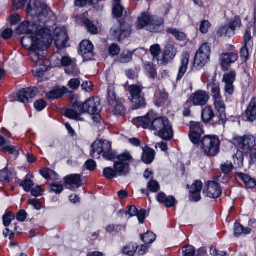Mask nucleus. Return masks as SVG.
<instances>
[{"instance_id": "obj_1", "label": "nucleus", "mask_w": 256, "mask_h": 256, "mask_svg": "<svg viewBox=\"0 0 256 256\" xmlns=\"http://www.w3.org/2000/svg\"><path fill=\"white\" fill-rule=\"evenodd\" d=\"M27 12L32 17L34 22L30 24L25 22L21 24L17 28V34H30L34 32V30L38 29L36 24L38 22H42L44 24L46 22L48 16L53 14L46 3L40 0H30Z\"/></svg>"}, {"instance_id": "obj_2", "label": "nucleus", "mask_w": 256, "mask_h": 256, "mask_svg": "<svg viewBox=\"0 0 256 256\" xmlns=\"http://www.w3.org/2000/svg\"><path fill=\"white\" fill-rule=\"evenodd\" d=\"M140 126L144 128H148L154 132V134L164 140H170L174 136L172 126L168 119L164 118H154L153 112H149L145 116L136 118Z\"/></svg>"}, {"instance_id": "obj_3", "label": "nucleus", "mask_w": 256, "mask_h": 256, "mask_svg": "<svg viewBox=\"0 0 256 256\" xmlns=\"http://www.w3.org/2000/svg\"><path fill=\"white\" fill-rule=\"evenodd\" d=\"M164 22V20L162 18L144 12L138 18L136 28L138 30L145 28L150 32H158L163 30Z\"/></svg>"}, {"instance_id": "obj_4", "label": "nucleus", "mask_w": 256, "mask_h": 256, "mask_svg": "<svg viewBox=\"0 0 256 256\" xmlns=\"http://www.w3.org/2000/svg\"><path fill=\"white\" fill-rule=\"evenodd\" d=\"M90 156L94 158V154L98 156L102 154V156L106 160H112L116 158V153L112 150L111 144L107 140L100 139L96 140L91 146Z\"/></svg>"}, {"instance_id": "obj_5", "label": "nucleus", "mask_w": 256, "mask_h": 256, "mask_svg": "<svg viewBox=\"0 0 256 256\" xmlns=\"http://www.w3.org/2000/svg\"><path fill=\"white\" fill-rule=\"evenodd\" d=\"M46 22L42 24V22H38L36 24L38 29L34 30V34L38 46L46 49L48 46L52 42V38L51 30L44 26Z\"/></svg>"}, {"instance_id": "obj_6", "label": "nucleus", "mask_w": 256, "mask_h": 256, "mask_svg": "<svg viewBox=\"0 0 256 256\" xmlns=\"http://www.w3.org/2000/svg\"><path fill=\"white\" fill-rule=\"evenodd\" d=\"M220 141L216 136H206L201 140L202 150L208 156H215L219 152Z\"/></svg>"}, {"instance_id": "obj_7", "label": "nucleus", "mask_w": 256, "mask_h": 256, "mask_svg": "<svg viewBox=\"0 0 256 256\" xmlns=\"http://www.w3.org/2000/svg\"><path fill=\"white\" fill-rule=\"evenodd\" d=\"M74 107L80 108V113L88 112L90 114L100 113L102 109L100 99L98 97L90 98L83 104L77 102Z\"/></svg>"}, {"instance_id": "obj_8", "label": "nucleus", "mask_w": 256, "mask_h": 256, "mask_svg": "<svg viewBox=\"0 0 256 256\" xmlns=\"http://www.w3.org/2000/svg\"><path fill=\"white\" fill-rule=\"evenodd\" d=\"M130 94V99L132 102V108L136 110L144 108L146 105L145 98L142 93V88L136 85H131L128 88Z\"/></svg>"}, {"instance_id": "obj_9", "label": "nucleus", "mask_w": 256, "mask_h": 256, "mask_svg": "<svg viewBox=\"0 0 256 256\" xmlns=\"http://www.w3.org/2000/svg\"><path fill=\"white\" fill-rule=\"evenodd\" d=\"M210 47L208 43L204 44L196 52L194 66L197 68H202L209 61Z\"/></svg>"}, {"instance_id": "obj_10", "label": "nucleus", "mask_w": 256, "mask_h": 256, "mask_svg": "<svg viewBox=\"0 0 256 256\" xmlns=\"http://www.w3.org/2000/svg\"><path fill=\"white\" fill-rule=\"evenodd\" d=\"M117 158L118 161L116 162L114 165L116 174L126 176L128 172V162L132 160V156L129 153H124L119 155Z\"/></svg>"}, {"instance_id": "obj_11", "label": "nucleus", "mask_w": 256, "mask_h": 256, "mask_svg": "<svg viewBox=\"0 0 256 256\" xmlns=\"http://www.w3.org/2000/svg\"><path fill=\"white\" fill-rule=\"evenodd\" d=\"M110 32L112 36L114 39H117L118 42H121L125 38L130 36V26L128 23L123 22L120 24L119 26L112 28Z\"/></svg>"}, {"instance_id": "obj_12", "label": "nucleus", "mask_w": 256, "mask_h": 256, "mask_svg": "<svg viewBox=\"0 0 256 256\" xmlns=\"http://www.w3.org/2000/svg\"><path fill=\"white\" fill-rule=\"evenodd\" d=\"M178 52L175 46L171 44H167L163 50L161 58V64L164 66L171 62Z\"/></svg>"}, {"instance_id": "obj_13", "label": "nucleus", "mask_w": 256, "mask_h": 256, "mask_svg": "<svg viewBox=\"0 0 256 256\" xmlns=\"http://www.w3.org/2000/svg\"><path fill=\"white\" fill-rule=\"evenodd\" d=\"M38 89L36 87L23 88L17 94V100L23 103H28L38 93Z\"/></svg>"}, {"instance_id": "obj_14", "label": "nucleus", "mask_w": 256, "mask_h": 256, "mask_svg": "<svg viewBox=\"0 0 256 256\" xmlns=\"http://www.w3.org/2000/svg\"><path fill=\"white\" fill-rule=\"evenodd\" d=\"M222 192V189L218 183L209 181L206 182L203 192L206 196L215 198L220 196Z\"/></svg>"}, {"instance_id": "obj_15", "label": "nucleus", "mask_w": 256, "mask_h": 256, "mask_svg": "<svg viewBox=\"0 0 256 256\" xmlns=\"http://www.w3.org/2000/svg\"><path fill=\"white\" fill-rule=\"evenodd\" d=\"M46 50L43 48H36V50H30V56L31 60L37 66H43L46 65L48 62L44 56V51Z\"/></svg>"}, {"instance_id": "obj_16", "label": "nucleus", "mask_w": 256, "mask_h": 256, "mask_svg": "<svg viewBox=\"0 0 256 256\" xmlns=\"http://www.w3.org/2000/svg\"><path fill=\"white\" fill-rule=\"evenodd\" d=\"M189 138L191 142L196 144L200 141L201 135L204 133V130L200 122H190V124Z\"/></svg>"}, {"instance_id": "obj_17", "label": "nucleus", "mask_w": 256, "mask_h": 256, "mask_svg": "<svg viewBox=\"0 0 256 256\" xmlns=\"http://www.w3.org/2000/svg\"><path fill=\"white\" fill-rule=\"evenodd\" d=\"M54 43L58 48H62L66 46L68 38L64 28H57L54 32Z\"/></svg>"}, {"instance_id": "obj_18", "label": "nucleus", "mask_w": 256, "mask_h": 256, "mask_svg": "<svg viewBox=\"0 0 256 256\" xmlns=\"http://www.w3.org/2000/svg\"><path fill=\"white\" fill-rule=\"evenodd\" d=\"M234 143L240 148L250 150L255 145L256 140L254 136L248 135L235 138Z\"/></svg>"}, {"instance_id": "obj_19", "label": "nucleus", "mask_w": 256, "mask_h": 256, "mask_svg": "<svg viewBox=\"0 0 256 256\" xmlns=\"http://www.w3.org/2000/svg\"><path fill=\"white\" fill-rule=\"evenodd\" d=\"M241 24V21L239 18L236 19L232 22L225 24L218 30L220 34L225 36L230 37L234 36L235 34L236 28H240Z\"/></svg>"}, {"instance_id": "obj_20", "label": "nucleus", "mask_w": 256, "mask_h": 256, "mask_svg": "<svg viewBox=\"0 0 256 256\" xmlns=\"http://www.w3.org/2000/svg\"><path fill=\"white\" fill-rule=\"evenodd\" d=\"M190 99L194 106H203L206 104L210 96L204 90H198L192 94Z\"/></svg>"}, {"instance_id": "obj_21", "label": "nucleus", "mask_w": 256, "mask_h": 256, "mask_svg": "<svg viewBox=\"0 0 256 256\" xmlns=\"http://www.w3.org/2000/svg\"><path fill=\"white\" fill-rule=\"evenodd\" d=\"M214 108L218 112L220 122L224 123L226 120V105L222 96L213 98Z\"/></svg>"}, {"instance_id": "obj_22", "label": "nucleus", "mask_w": 256, "mask_h": 256, "mask_svg": "<svg viewBox=\"0 0 256 256\" xmlns=\"http://www.w3.org/2000/svg\"><path fill=\"white\" fill-rule=\"evenodd\" d=\"M93 48V44L90 40H83L80 44V52L84 60H88L92 58Z\"/></svg>"}, {"instance_id": "obj_23", "label": "nucleus", "mask_w": 256, "mask_h": 256, "mask_svg": "<svg viewBox=\"0 0 256 256\" xmlns=\"http://www.w3.org/2000/svg\"><path fill=\"white\" fill-rule=\"evenodd\" d=\"M246 120L252 122L256 119V98L251 99L244 115Z\"/></svg>"}, {"instance_id": "obj_24", "label": "nucleus", "mask_w": 256, "mask_h": 256, "mask_svg": "<svg viewBox=\"0 0 256 256\" xmlns=\"http://www.w3.org/2000/svg\"><path fill=\"white\" fill-rule=\"evenodd\" d=\"M238 58V55L234 52L222 54L220 56V63L222 69L227 70L230 64L236 62Z\"/></svg>"}, {"instance_id": "obj_25", "label": "nucleus", "mask_w": 256, "mask_h": 256, "mask_svg": "<svg viewBox=\"0 0 256 256\" xmlns=\"http://www.w3.org/2000/svg\"><path fill=\"white\" fill-rule=\"evenodd\" d=\"M30 35H26L23 36L21 40L22 46L30 50H36V48H40L38 43L36 42L34 32L30 34Z\"/></svg>"}, {"instance_id": "obj_26", "label": "nucleus", "mask_w": 256, "mask_h": 256, "mask_svg": "<svg viewBox=\"0 0 256 256\" xmlns=\"http://www.w3.org/2000/svg\"><path fill=\"white\" fill-rule=\"evenodd\" d=\"M202 182L199 180H196L192 185L190 190V198L192 201L196 202L200 200V192L202 189Z\"/></svg>"}, {"instance_id": "obj_27", "label": "nucleus", "mask_w": 256, "mask_h": 256, "mask_svg": "<svg viewBox=\"0 0 256 256\" xmlns=\"http://www.w3.org/2000/svg\"><path fill=\"white\" fill-rule=\"evenodd\" d=\"M77 102H78L76 101L73 103L72 108L66 110L64 115L70 118H72L77 121H83L84 118L80 116V114H82L80 113V108L74 107Z\"/></svg>"}, {"instance_id": "obj_28", "label": "nucleus", "mask_w": 256, "mask_h": 256, "mask_svg": "<svg viewBox=\"0 0 256 256\" xmlns=\"http://www.w3.org/2000/svg\"><path fill=\"white\" fill-rule=\"evenodd\" d=\"M158 201L160 203L164 204L167 208L172 207L176 204V199L172 196H166L163 192L158 194L156 196Z\"/></svg>"}, {"instance_id": "obj_29", "label": "nucleus", "mask_w": 256, "mask_h": 256, "mask_svg": "<svg viewBox=\"0 0 256 256\" xmlns=\"http://www.w3.org/2000/svg\"><path fill=\"white\" fill-rule=\"evenodd\" d=\"M142 161L146 164H151L154 159V151L147 146L142 148Z\"/></svg>"}, {"instance_id": "obj_30", "label": "nucleus", "mask_w": 256, "mask_h": 256, "mask_svg": "<svg viewBox=\"0 0 256 256\" xmlns=\"http://www.w3.org/2000/svg\"><path fill=\"white\" fill-rule=\"evenodd\" d=\"M64 180L66 184L74 185L76 188H79L82 185L80 175L78 174L68 176L64 178Z\"/></svg>"}, {"instance_id": "obj_31", "label": "nucleus", "mask_w": 256, "mask_h": 256, "mask_svg": "<svg viewBox=\"0 0 256 256\" xmlns=\"http://www.w3.org/2000/svg\"><path fill=\"white\" fill-rule=\"evenodd\" d=\"M189 58L190 55L188 54H185L184 56L181 60L180 66L178 69V73L176 78L177 80H180L186 73L189 62Z\"/></svg>"}, {"instance_id": "obj_32", "label": "nucleus", "mask_w": 256, "mask_h": 256, "mask_svg": "<svg viewBox=\"0 0 256 256\" xmlns=\"http://www.w3.org/2000/svg\"><path fill=\"white\" fill-rule=\"evenodd\" d=\"M208 88L212 92V98L221 96L220 84L216 79L213 78L212 82L208 84Z\"/></svg>"}, {"instance_id": "obj_33", "label": "nucleus", "mask_w": 256, "mask_h": 256, "mask_svg": "<svg viewBox=\"0 0 256 256\" xmlns=\"http://www.w3.org/2000/svg\"><path fill=\"white\" fill-rule=\"evenodd\" d=\"M236 174L243 181L248 188H252L256 186V180L254 178H252L249 176L242 172H237Z\"/></svg>"}, {"instance_id": "obj_34", "label": "nucleus", "mask_w": 256, "mask_h": 256, "mask_svg": "<svg viewBox=\"0 0 256 256\" xmlns=\"http://www.w3.org/2000/svg\"><path fill=\"white\" fill-rule=\"evenodd\" d=\"M66 90L64 87L62 88H54L46 94L47 98L50 100L58 99L61 98L66 92Z\"/></svg>"}, {"instance_id": "obj_35", "label": "nucleus", "mask_w": 256, "mask_h": 256, "mask_svg": "<svg viewBox=\"0 0 256 256\" xmlns=\"http://www.w3.org/2000/svg\"><path fill=\"white\" fill-rule=\"evenodd\" d=\"M168 94L164 89H158L155 94V102L158 106H160L164 104L168 99Z\"/></svg>"}, {"instance_id": "obj_36", "label": "nucleus", "mask_w": 256, "mask_h": 256, "mask_svg": "<svg viewBox=\"0 0 256 256\" xmlns=\"http://www.w3.org/2000/svg\"><path fill=\"white\" fill-rule=\"evenodd\" d=\"M215 116L214 111L210 106H207L202 110V117L206 122H210Z\"/></svg>"}, {"instance_id": "obj_37", "label": "nucleus", "mask_w": 256, "mask_h": 256, "mask_svg": "<svg viewBox=\"0 0 256 256\" xmlns=\"http://www.w3.org/2000/svg\"><path fill=\"white\" fill-rule=\"evenodd\" d=\"M30 178H34V176L32 174H28L24 180H22L20 185V186L22 187L24 190L27 192H30V189L34 186V182L32 180H31Z\"/></svg>"}, {"instance_id": "obj_38", "label": "nucleus", "mask_w": 256, "mask_h": 256, "mask_svg": "<svg viewBox=\"0 0 256 256\" xmlns=\"http://www.w3.org/2000/svg\"><path fill=\"white\" fill-rule=\"evenodd\" d=\"M251 232V229L249 228H244L242 224L236 222L234 224V234L236 237H238L242 234H248Z\"/></svg>"}, {"instance_id": "obj_39", "label": "nucleus", "mask_w": 256, "mask_h": 256, "mask_svg": "<svg viewBox=\"0 0 256 256\" xmlns=\"http://www.w3.org/2000/svg\"><path fill=\"white\" fill-rule=\"evenodd\" d=\"M132 52L130 51H124L117 58L116 62L122 64L128 63L132 60Z\"/></svg>"}, {"instance_id": "obj_40", "label": "nucleus", "mask_w": 256, "mask_h": 256, "mask_svg": "<svg viewBox=\"0 0 256 256\" xmlns=\"http://www.w3.org/2000/svg\"><path fill=\"white\" fill-rule=\"evenodd\" d=\"M138 246L134 243H130L126 244L122 250V252L126 255L132 256L137 250Z\"/></svg>"}, {"instance_id": "obj_41", "label": "nucleus", "mask_w": 256, "mask_h": 256, "mask_svg": "<svg viewBox=\"0 0 256 256\" xmlns=\"http://www.w3.org/2000/svg\"><path fill=\"white\" fill-rule=\"evenodd\" d=\"M234 164L236 167L241 168L243 166L244 156L242 151L237 150L233 156Z\"/></svg>"}, {"instance_id": "obj_42", "label": "nucleus", "mask_w": 256, "mask_h": 256, "mask_svg": "<svg viewBox=\"0 0 256 256\" xmlns=\"http://www.w3.org/2000/svg\"><path fill=\"white\" fill-rule=\"evenodd\" d=\"M124 12V8L120 5V2L115 0L114 6L112 8V12L117 18L122 16Z\"/></svg>"}, {"instance_id": "obj_43", "label": "nucleus", "mask_w": 256, "mask_h": 256, "mask_svg": "<svg viewBox=\"0 0 256 256\" xmlns=\"http://www.w3.org/2000/svg\"><path fill=\"white\" fill-rule=\"evenodd\" d=\"M156 236L151 232H148L141 236V239L146 244L152 243L156 240Z\"/></svg>"}, {"instance_id": "obj_44", "label": "nucleus", "mask_w": 256, "mask_h": 256, "mask_svg": "<svg viewBox=\"0 0 256 256\" xmlns=\"http://www.w3.org/2000/svg\"><path fill=\"white\" fill-rule=\"evenodd\" d=\"M103 174L108 180H112L117 176L116 172L110 167L104 168L103 170Z\"/></svg>"}, {"instance_id": "obj_45", "label": "nucleus", "mask_w": 256, "mask_h": 256, "mask_svg": "<svg viewBox=\"0 0 256 256\" xmlns=\"http://www.w3.org/2000/svg\"><path fill=\"white\" fill-rule=\"evenodd\" d=\"M126 226L123 225L110 224L106 228L107 232L112 234L114 232H119L125 228Z\"/></svg>"}, {"instance_id": "obj_46", "label": "nucleus", "mask_w": 256, "mask_h": 256, "mask_svg": "<svg viewBox=\"0 0 256 256\" xmlns=\"http://www.w3.org/2000/svg\"><path fill=\"white\" fill-rule=\"evenodd\" d=\"M167 32L174 36L175 38L179 40H182L185 38L186 36L184 34L175 28H170L168 29Z\"/></svg>"}, {"instance_id": "obj_47", "label": "nucleus", "mask_w": 256, "mask_h": 256, "mask_svg": "<svg viewBox=\"0 0 256 256\" xmlns=\"http://www.w3.org/2000/svg\"><path fill=\"white\" fill-rule=\"evenodd\" d=\"M244 42L246 46H251L252 45V38L251 36V28H248L244 35Z\"/></svg>"}, {"instance_id": "obj_48", "label": "nucleus", "mask_w": 256, "mask_h": 256, "mask_svg": "<svg viewBox=\"0 0 256 256\" xmlns=\"http://www.w3.org/2000/svg\"><path fill=\"white\" fill-rule=\"evenodd\" d=\"M84 24L85 26L91 34H96L98 32L97 27L90 20L86 19L84 21Z\"/></svg>"}, {"instance_id": "obj_49", "label": "nucleus", "mask_w": 256, "mask_h": 256, "mask_svg": "<svg viewBox=\"0 0 256 256\" xmlns=\"http://www.w3.org/2000/svg\"><path fill=\"white\" fill-rule=\"evenodd\" d=\"M150 54L153 56V59L156 58L157 59L161 52V48L159 44H155L150 47Z\"/></svg>"}, {"instance_id": "obj_50", "label": "nucleus", "mask_w": 256, "mask_h": 256, "mask_svg": "<svg viewBox=\"0 0 256 256\" xmlns=\"http://www.w3.org/2000/svg\"><path fill=\"white\" fill-rule=\"evenodd\" d=\"M14 218V215L11 212H8L3 216L2 220L5 226H8L12 220Z\"/></svg>"}, {"instance_id": "obj_51", "label": "nucleus", "mask_w": 256, "mask_h": 256, "mask_svg": "<svg viewBox=\"0 0 256 256\" xmlns=\"http://www.w3.org/2000/svg\"><path fill=\"white\" fill-rule=\"evenodd\" d=\"M236 74L234 72H230L224 75L222 81L224 83H234L235 80Z\"/></svg>"}, {"instance_id": "obj_52", "label": "nucleus", "mask_w": 256, "mask_h": 256, "mask_svg": "<svg viewBox=\"0 0 256 256\" xmlns=\"http://www.w3.org/2000/svg\"><path fill=\"white\" fill-rule=\"evenodd\" d=\"M10 174L6 168L0 171V182H10Z\"/></svg>"}, {"instance_id": "obj_53", "label": "nucleus", "mask_w": 256, "mask_h": 256, "mask_svg": "<svg viewBox=\"0 0 256 256\" xmlns=\"http://www.w3.org/2000/svg\"><path fill=\"white\" fill-rule=\"evenodd\" d=\"M148 188L150 192H156L159 190L160 185L156 181L151 180L148 184Z\"/></svg>"}, {"instance_id": "obj_54", "label": "nucleus", "mask_w": 256, "mask_h": 256, "mask_svg": "<svg viewBox=\"0 0 256 256\" xmlns=\"http://www.w3.org/2000/svg\"><path fill=\"white\" fill-rule=\"evenodd\" d=\"M63 186L58 184H52L50 186V192H54L56 194H60L63 190Z\"/></svg>"}, {"instance_id": "obj_55", "label": "nucleus", "mask_w": 256, "mask_h": 256, "mask_svg": "<svg viewBox=\"0 0 256 256\" xmlns=\"http://www.w3.org/2000/svg\"><path fill=\"white\" fill-rule=\"evenodd\" d=\"M47 104L46 102L43 99H40L36 100L34 104L35 108L38 111L42 110Z\"/></svg>"}, {"instance_id": "obj_56", "label": "nucleus", "mask_w": 256, "mask_h": 256, "mask_svg": "<svg viewBox=\"0 0 256 256\" xmlns=\"http://www.w3.org/2000/svg\"><path fill=\"white\" fill-rule=\"evenodd\" d=\"M120 48L116 44H112L108 48V52L110 55L114 56L118 54L120 52Z\"/></svg>"}, {"instance_id": "obj_57", "label": "nucleus", "mask_w": 256, "mask_h": 256, "mask_svg": "<svg viewBox=\"0 0 256 256\" xmlns=\"http://www.w3.org/2000/svg\"><path fill=\"white\" fill-rule=\"evenodd\" d=\"M233 168V165L230 162H226L221 166V170L224 174H228Z\"/></svg>"}, {"instance_id": "obj_58", "label": "nucleus", "mask_w": 256, "mask_h": 256, "mask_svg": "<svg viewBox=\"0 0 256 256\" xmlns=\"http://www.w3.org/2000/svg\"><path fill=\"white\" fill-rule=\"evenodd\" d=\"M80 82L78 78H72L68 82V86L74 90H76L80 86Z\"/></svg>"}, {"instance_id": "obj_59", "label": "nucleus", "mask_w": 256, "mask_h": 256, "mask_svg": "<svg viewBox=\"0 0 256 256\" xmlns=\"http://www.w3.org/2000/svg\"><path fill=\"white\" fill-rule=\"evenodd\" d=\"M210 22L206 20H204L202 22L200 29L202 34H206L208 32V29L210 28Z\"/></svg>"}, {"instance_id": "obj_60", "label": "nucleus", "mask_w": 256, "mask_h": 256, "mask_svg": "<svg viewBox=\"0 0 256 256\" xmlns=\"http://www.w3.org/2000/svg\"><path fill=\"white\" fill-rule=\"evenodd\" d=\"M13 32V30L12 28H7L3 30L1 36L4 39L7 40L12 37Z\"/></svg>"}, {"instance_id": "obj_61", "label": "nucleus", "mask_w": 256, "mask_h": 256, "mask_svg": "<svg viewBox=\"0 0 256 256\" xmlns=\"http://www.w3.org/2000/svg\"><path fill=\"white\" fill-rule=\"evenodd\" d=\"M30 192H31V194L35 196L38 197L42 195V193L43 192L40 186H36L34 188H32L30 189Z\"/></svg>"}, {"instance_id": "obj_62", "label": "nucleus", "mask_w": 256, "mask_h": 256, "mask_svg": "<svg viewBox=\"0 0 256 256\" xmlns=\"http://www.w3.org/2000/svg\"><path fill=\"white\" fill-rule=\"evenodd\" d=\"M40 173L44 178L46 179H49L52 174H54V172L50 168H46L40 170Z\"/></svg>"}, {"instance_id": "obj_63", "label": "nucleus", "mask_w": 256, "mask_h": 256, "mask_svg": "<svg viewBox=\"0 0 256 256\" xmlns=\"http://www.w3.org/2000/svg\"><path fill=\"white\" fill-rule=\"evenodd\" d=\"M183 252H184L186 256H194L195 254V249L192 246H188L184 248Z\"/></svg>"}, {"instance_id": "obj_64", "label": "nucleus", "mask_w": 256, "mask_h": 256, "mask_svg": "<svg viewBox=\"0 0 256 256\" xmlns=\"http://www.w3.org/2000/svg\"><path fill=\"white\" fill-rule=\"evenodd\" d=\"M84 166L88 170L92 171L95 170L96 164L95 161L94 160H88L85 162Z\"/></svg>"}]
</instances>
